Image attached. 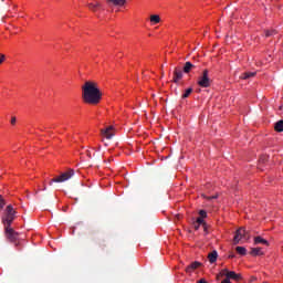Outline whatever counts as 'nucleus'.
Instances as JSON below:
<instances>
[{"instance_id":"1","label":"nucleus","mask_w":283,"mask_h":283,"mask_svg":"<svg viewBox=\"0 0 283 283\" xmlns=\"http://www.w3.org/2000/svg\"><path fill=\"white\" fill-rule=\"evenodd\" d=\"M82 98L87 105H98L103 98V93L96 82L87 81L82 86Z\"/></svg>"},{"instance_id":"2","label":"nucleus","mask_w":283,"mask_h":283,"mask_svg":"<svg viewBox=\"0 0 283 283\" xmlns=\"http://www.w3.org/2000/svg\"><path fill=\"white\" fill-rule=\"evenodd\" d=\"M14 220H17V210L14 209V207H12V205H9L3 210L1 218L2 224L3 227H12Z\"/></svg>"},{"instance_id":"3","label":"nucleus","mask_w":283,"mask_h":283,"mask_svg":"<svg viewBox=\"0 0 283 283\" xmlns=\"http://www.w3.org/2000/svg\"><path fill=\"white\" fill-rule=\"evenodd\" d=\"M4 235L9 242L19 247V232L14 231L11 226L4 227Z\"/></svg>"},{"instance_id":"4","label":"nucleus","mask_w":283,"mask_h":283,"mask_svg":"<svg viewBox=\"0 0 283 283\" xmlns=\"http://www.w3.org/2000/svg\"><path fill=\"white\" fill-rule=\"evenodd\" d=\"M73 176H74V169H69L67 171L62 172L60 176L51 179L49 185L52 186L53 182H67V180H70V178H72Z\"/></svg>"},{"instance_id":"5","label":"nucleus","mask_w":283,"mask_h":283,"mask_svg":"<svg viewBox=\"0 0 283 283\" xmlns=\"http://www.w3.org/2000/svg\"><path fill=\"white\" fill-rule=\"evenodd\" d=\"M199 87H211V78H209V70H205L198 80Z\"/></svg>"},{"instance_id":"6","label":"nucleus","mask_w":283,"mask_h":283,"mask_svg":"<svg viewBox=\"0 0 283 283\" xmlns=\"http://www.w3.org/2000/svg\"><path fill=\"white\" fill-rule=\"evenodd\" d=\"M240 240H249V232H247V229L240 228L235 231L233 242L234 244H240Z\"/></svg>"},{"instance_id":"7","label":"nucleus","mask_w":283,"mask_h":283,"mask_svg":"<svg viewBox=\"0 0 283 283\" xmlns=\"http://www.w3.org/2000/svg\"><path fill=\"white\" fill-rule=\"evenodd\" d=\"M226 277L228 280H234L235 282H240V280H242V274H238L234 271H230L226 274Z\"/></svg>"},{"instance_id":"8","label":"nucleus","mask_w":283,"mask_h":283,"mask_svg":"<svg viewBox=\"0 0 283 283\" xmlns=\"http://www.w3.org/2000/svg\"><path fill=\"white\" fill-rule=\"evenodd\" d=\"M106 3H108V6H115L117 8H123V6H125V3H127V0H106Z\"/></svg>"},{"instance_id":"9","label":"nucleus","mask_w":283,"mask_h":283,"mask_svg":"<svg viewBox=\"0 0 283 283\" xmlns=\"http://www.w3.org/2000/svg\"><path fill=\"white\" fill-rule=\"evenodd\" d=\"M199 266H202V263H200L198 261H195L186 268V272L187 273H193V271H196V269H198Z\"/></svg>"},{"instance_id":"10","label":"nucleus","mask_w":283,"mask_h":283,"mask_svg":"<svg viewBox=\"0 0 283 283\" xmlns=\"http://www.w3.org/2000/svg\"><path fill=\"white\" fill-rule=\"evenodd\" d=\"M112 129H113L112 126H109L105 129H102L101 130L102 136H104V138H107V140L112 139V137L114 136V134H112Z\"/></svg>"},{"instance_id":"11","label":"nucleus","mask_w":283,"mask_h":283,"mask_svg":"<svg viewBox=\"0 0 283 283\" xmlns=\"http://www.w3.org/2000/svg\"><path fill=\"white\" fill-rule=\"evenodd\" d=\"M208 260H209L210 264H214V262L218 261V251L213 250L212 252H210L208 254Z\"/></svg>"},{"instance_id":"12","label":"nucleus","mask_w":283,"mask_h":283,"mask_svg":"<svg viewBox=\"0 0 283 283\" xmlns=\"http://www.w3.org/2000/svg\"><path fill=\"white\" fill-rule=\"evenodd\" d=\"M87 8H88V10H91L92 12H96V10H98V8H101V2H99V1H96V2L87 3Z\"/></svg>"},{"instance_id":"13","label":"nucleus","mask_w":283,"mask_h":283,"mask_svg":"<svg viewBox=\"0 0 283 283\" xmlns=\"http://www.w3.org/2000/svg\"><path fill=\"white\" fill-rule=\"evenodd\" d=\"M182 78V71L175 69L174 71V83H178Z\"/></svg>"},{"instance_id":"14","label":"nucleus","mask_w":283,"mask_h":283,"mask_svg":"<svg viewBox=\"0 0 283 283\" xmlns=\"http://www.w3.org/2000/svg\"><path fill=\"white\" fill-rule=\"evenodd\" d=\"M196 65H193L191 62H186L184 65V72L185 74H189L192 70H195Z\"/></svg>"},{"instance_id":"15","label":"nucleus","mask_w":283,"mask_h":283,"mask_svg":"<svg viewBox=\"0 0 283 283\" xmlns=\"http://www.w3.org/2000/svg\"><path fill=\"white\" fill-rule=\"evenodd\" d=\"M96 245H97L99 251H105V249H107V242L104 239H99L96 242Z\"/></svg>"},{"instance_id":"16","label":"nucleus","mask_w":283,"mask_h":283,"mask_svg":"<svg viewBox=\"0 0 283 283\" xmlns=\"http://www.w3.org/2000/svg\"><path fill=\"white\" fill-rule=\"evenodd\" d=\"M255 72H245L243 74L240 75V78H242L243 81H247L249 78H253V76H255Z\"/></svg>"},{"instance_id":"17","label":"nucleus","mask_w":283,"mask_h":283,"mask_svg":"<svg viewBox=\"0 0 283 283\" xmlns=\"http://www.w3.org/2000/svg\"><path fill=\"white\" fill-rule=\"evenodd\" d=\"M250 254H252L253 256H258L264 255V252H262V248H252Z\"/></svg>"},{"instance_id":"18","label":"nucleus","mask_w":283,"mask_h":283,"mask_svg":"<svg viewBox=\"0 0 283 283\" xmlns=\"http://www.w3.org/2000/svg\"><path fill=\"white\" fill-rule=\"evenodd\" d=\"M254 244H265V245H269V241H266V239H263L262 237H255L254 238Z\"/></svg>"},{"instance_id":"19","label":"nucleus","mask_w":283,"mask_h":283,"mask_svg":"<svg viewBox=\"0 0 283 283\" xmlns=\"http://www.w3.org/2000/svg\"><path fill=\"white\" fill-rule=\"evenodd\" d=\"M274 129H275L276 132H279V133H282V132H283V119H281V120H279V122H276V123L274 124Z\"/></svg>"},{"instance_id":"20","label":"nucleus","mask_w":283,"mask_h":283,"mask_svg":"<svg viewBox=\"0 0 283 283\" xmlns=\"http://www.w3.org/2000/svg\"><path fill=\"white\" fill-rule=\"evenodd\" d=\"M235 251L239 253V255H247V248L244 247H237Z\"/></svg>"},{"instance_id":"21","label":"nucleus","mask_w":283,"mask_h":283,"mask_svg":"<svg viewBox=\"0 0 283 283\" xmlns=\"http://www.w3.org/2000/svg\"><path fill=\"white\" fill-rule=\"evenodd\" d=\"M150 22L151 23H160V15H158V14H153V15H150Z\"/></svg>"},{"instance_id":"22","label":"nucleus","mask_w":283,"mask_h":283,"mask_svg":"<svg viewBox=\"0 0 283 283\" xmlns=\"http://www.w3.org/2000/svg\"><path fill=\"white\" fill-rule=\"evenodd\" d=\"M193 92V88L189 87L185 91V93L181 95V98H189L191 96V93Z\"/></svg>"},{"instance_id":"23","label":"nucleus","mask_w":283,"mask_h":283,"mask_svg":"<svg viewBox=\"0 0 283 283\" xmlns=\"http://www.w3.org/2000/svg\"><path fill=\"white\" fill-rule=\"evenodd\" d=\"M197 223L202 224L205 231H207V223L205 222V219L202 217L197 218Z\"/></svg>"},{"instance_id":"24","label":"nucleus","mask_w":283,"mask_h":283,"mask_svg":"<svg viewBox=\"0 0 283 283\" xmlns=\"http://www.w3.org/2000/svg\"><path fill=\"white\" fill-rule=\"evenodd\" d=\"M3 207H6V199L0 195V213L3 211Z\"/></svg>"},{"instance_id":"25","label":"nucleus","mask_w":283,"mask_h":283,"mask_svg":"<svg viewBox=\"0 0 283 283\" xmlns=\"http://www.w3.org/2000/svg\"><path fill=\"white\" fill-rule=\"evenodd\" d=\"M230 271L228 269H223L221 270V272L219 273L221 275V277H224L227 276V274L229 273Z\"/></svg>"},{"instance_id":"26","label":"nucleus","mask_w":283,"mask_h":283,"mask_svg":"<svg viewBox=\"0 0 283 283\" xmlns=\"http://www.w3.org/2000/svg\"><path fill=\"white\" fill-rule=\"evenodd\" d=\"M199 216H200L199 218H203V219L207 218V211L200 210Z\"/></svg>"},{"instance_id":"27","label":"nucleus","mask_w":283,"mask_h":283,"mask_svg":"<svg viewBox=\"0 0 283 283\" xmlns=\"http://www.w3.org/2000/svg\"><path fill=\"white\" fill-rule=\"evenodd\" d=\"M275 34V30L266 31L265 36H273Z\"/></svg>"},{"instance_id":"28","label":"nucleus","mask_w":283,"mask_h":283,"mask_svg":"<svg viewBox=\"0 0 283 283\" xmlns=\"http://www.w3.org/2000/svg\"><path fill=\"white\" fill-rule=\"evenodd\" d=\"M268 160H269L268 156H262V157H260L259 163H265Z\"/></svg>"},{"instance_id":"29","label":"nucleus","mask_w":283,"mask_h":283,"mask_svg":"<svg viewBox=\"0 0 283 283\" xmlns=\"http://www.w3.org/2000/svg\"><path fill=\"white\" fill-rule=\"evenodd\" d=\"M4 61H6V55L1 54V55H0V65H1V63H3Z\"/></svg>"},{"instance_id":"30","label":"nucleus","mask_w":283,"mask_h":283,"mask_svg":"<svg viewBox=\"0 0 283 283\" xmlns=\"http://www.w3.org/2000/svg\"><path fill=\"white\" fill-rule=\"evenodd\" d=\"M11 125H17V117H11Z\"/></svg>"},{"instance_id":"31","label":"nucleus","mask_w":283,"mask_h":283,"mask_svg":"<svg viewBox=\"0 0 283 283\" xmlns=\"http://www.w3.org/2000/svg\"><path fill=\"white\" fill-rule=\"evenodd\" d=\"M197 283H209V282H207V280H205V279H201Z\"/></svg>"},{"instance_id":"32","label":"nucleus","mask_w":283,"mask_h":283,"mask_svg":"<svg viewBox=\"0 0 283 283\" xmlns=\"http://www.w3.org/2000/svg\"><path fill=\"white\" fill-rule=\"evenodd\" d=\"M221 283H231V281L228 277H226Z\"/></svg>"},{"instance_id":"33","label":"nucleus","mask_w":283,"mask_h":283,"mask_svg":"<svg viewBox=\"0 0 283 283\" xmlns=\"http://www.w3.org/2000/svg\"><path fill=\"white\" fill-rule=\"evenodd\" d=\"M256 280H258V277H256V276H251L250 282H255Z\"/></svg>"},{"instance_id":"34","label":"nucleus","mask_w":283,"mask_h":283,"mask_svg":"<svg viewBox=\"0 0 283 283\" xmlns=\"http://www.w3.org/2000/svg\"><path fill=\"white\" fill-rule=\"evenodd\" d=\"M195 229H196V230L200 229V224L195 223Z\"/></svg>"},{"instance_id":"35","label":"nucleus","mask_w":283,"mask_h":283,"mask_svg":"<svg viewBox=\"0 0 283 283\" xmlns=\"http://www.w3.org/2000/svg\"><path fill=\"white\" fill-rule=\"evenodd\" d=\"M229 258L233 259V258H235V254L231 253V254H229Z\"/></svg>"},{"instance_id":"36","label":"nucleus","mask_w":283,"mask_h":283,"mask_svg":"<svg viewBox=\"0 0 283 283\" xmlns=\"http://www.w3.org/2000/svg\"><path fill=\"white\" fill-rule=\"evenodd\" d=\"M216 196L209 197V200H214Z\"/></svg>"},{"instance_id":"37","label":"nucleus","mask_w":283,"mask_h":283,"mask_svg":"<svg viewBox=\"0 0 283 283\" xmlns=\"http://www.w3.org/2000/svg\"><path fill=\"white\" fill-rule=\"evenodd\" d=\"M220 277H222V275H221V274H218V275H217V280L219 281Z\"/></svg>"},{"instance_id":"38","label":"nucleus","mask_w":283,"mask_h":283,"mask_svg":"<svg viewBox=\"0 0 283 283\" xmlns=\"http://www.w3.org/2000/svg\"><path fill=\"white\" fill-rule=\"evenodd\" d=\"M279 109H283V104L279 107Z\"/></svg>"},{"instance_id":"39","label":"nucleus","mask_w":283,"mask_h":283,"mask_svg":"<svg viewBox=\"0 0 283 283\" xmlns=\"http://www.w3.org/2000/svg\"><path fill=\"white\" fill-rule=\"evenodd\" d=\"M45 189H48V187L44 186V187H43V191H45Z\"/></svg>"},{"instance_id":"40","label":"nucleus","mask_w":283,"mask_h":283,"mask_svg":"<svg viewBox=\"0 0 283 283\" xmlns=\"http://www.w3.org/2000/svg\"><path fill=\"white\" fill-rule=\"evenodd\" d=\"M35 193H39V190H36Z\"/></svg>"}]
</instances>
